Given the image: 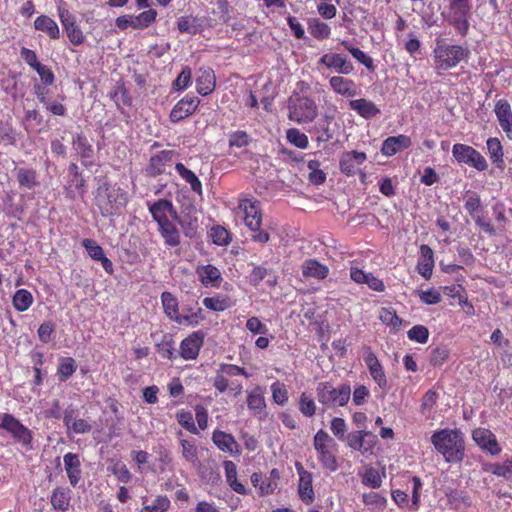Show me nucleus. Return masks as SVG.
Masks as SVG:
<instances>
[{
	"label": "nucleus",
	"mask_w": 512,
	"mask_h": 512,
	"mask_svg": "<svg viewBox=\"0 0 512 512\" xmlns=\"http://www.w3.org/2000/svg\"><path fill=\"white\" fill-rule=\"evenodd\" d=\"M464 208L467 213L472 217L481 214L483 210L480 196L476 193H471L467 196L464 203Z\"/></svg>",
	"instance_id": "obj_61"
},
{
	"label": "nucleus",
	"mask_w": 512,
	"mask_h": 512,
	"mask_svg": "<svg viewBox=\"0 0 512 512\" xmlns=\"http://www.w3.org/2000/svg\"><path fill=\"white\" fill-rule=\"evenodd\" d=\"M34 28L46 32L52 39H58L60 32L57 23L50 17L42 15L34 20Z\"/></svg>",
	"instance_id": "obj_43"
},
{
	"label": "nucleus",
	"mask_w": 512,
	"mask_h": 512,
	"mask_svg": "<svg viewBox=\"0 0 512 512\" xmlns=\"http://www.w3.org/2000/svg\"><path fill=\"white\" fill-rule=\"evenodd\" d=\"M212 441L215 446L222 452L229 454H237L240 452L239 445L234 436L222 430L213 431Z\"/></svg>",
	"instance_id": "obj_28"
},
{
	"label": "nucleus",
	"mask_w": 512,
	"mask_h": 512,
	"mask_svg": "<svg viewBox=\"0 0 512 512\" xmlns=\"http://www.w3.org/2000/svg\"><path fill=\"white\" fill-rule=\"evenodd\" d=\"M365 437H372L375 438V436L368 431H356L348 436V445L354 450H358L361 453H366L370 450L372 447V444L366 445Z\"/></svg>",
	"instance_id": "obj_42"
},
{
	"label": "nucleus",
	"mask_w": 512,
	"mask_h": 512,
	"mask_svg": "<svg viewBox=\"0 0 512 512\" xmlns=\"http://www.w3.org/2000/svg\"><path fill=\"white\" fill-rule=\"evenodd\" d=\"M87 254L95 261H98L105 254L103 248L93 239L85 238L81 242Z\"/></svg>",
	"instance_id": "obj_63"
},
{
	"label": "nucleus",
	"mask_w": 512,
	"mask_h": 512,
	"mask_svg": "<svg viewBox=\"0 0 512 512\" xmlns=\"http://www.w3.org/2000/svg\"><path fill=\"white\" fill-rule=\"evenodd\" d=\"M148 210L153 220L158 224H161L169 219V216L174 220L176 217V209L173 203L168 199H158L153 203H147Z\"/></svg>",
	"instance_id": "obj_20"
},
{
	"label": "nucleus",
	"mask_w": 512,
	"mask_h": 512,
	"mask_svg": "<svg viewBox=\"0 0 512 512\" xmlns=\"http://www.w3.org/2000/svg\"><path fill=\"white\" fill-rule=\"evenodd\" d=\"M96 206L99 208L100 213L103 217H109L114 215L117 210L125 206L127 202L126 193L121 189L109 191V188H105V194L101 192L95 198Z\"/></svg>",
	"instance_id": "obj_9"
},
{
	"label": "nucleus",
	"mask_w": 512,
	"mask_h": 512,
	"mask_svg": "<svg viewBox=\"0 0 512 512\" xmlns=\"http://www.w3.org/2000/svg\"><path fill=\"white\" fill-rule=\"evenodd\" d=\"M486 147L487 151L490 157V160L492 164L500 169H505V161H504V151H503V145L499 138L497 137H490L486 141Z\"/></svg>",
	"instance_id": "obj_35"
},
{
	"label": "nucleus",
	"mask_w": 512,
	"mask_h": 512,
	"mask_svg": "<svg viewBox=\"0 0 512 512\" xmlns=\"http://www.w3.org/2000/svg\"><path fill=\"white\" fill-rule=\"evenodd\" d=\"M288 119L298 124L313 122L318 115V107L314 99L293 92L287 101Z\"/></svg>",
	"instance_id": "obj_4"
},
{
	"label": "nucleus",
	"mask_w": 512,
	"mask_h": 512,
	"mask_svg": "<svg viewBox=\"0 0 512 512\" xmlns=\"http://www.w3.org/2000/svg\"><path fill=\"white\" fill-rule=\"evenodd\" d=\"M318 63L344 75H349L354 70L352 62H350L345 55L340 53H326L321 56Z\"/></svg>",
	"instance_id": "obj_17"
},
{
	"label": "nucleus",
	"mask_w": 512,
	"mask_h": 512,
	"mask_svg": "<svg viewBox=\"0 0 512 512\" xmlns=\"http://www.w3.org/2000/svg\"><path fill=\"white\" fill-rule=\"evenodd\" d=\"M175 170L180 175V177L190 185V188L193 192L202 195V183L197 177V175L190 169H188L183 163L177 162L175 164Z\"/></svg>",
	"instance_id": "obj_38"
},
{
	"label": "nucleus",
	"mask_w": 512,
	"mask_h": 512,
	"mask_svg": "<svg viewBox=\"0 0 512 512\" xmlns=\"http://www.w3.org/2000/svg\"><path fill=\"white\" fill-rule=\"evenodd\" d=\"M212 242L218 246H227L231 242L230 232L221 225L213 226L210 230Z\"/></svg>",
	"instance_id": "obj_52"
},
{
	"label": "nucleus",
	"mask_w": 512,
	"mask_h": 512,
	"mask_svg": "<svg viewBox=\"0 0 512 512\" xmlns=\"http://www.w3.org/2000/svg\"><path fill=\"white\" fill-rule=\"evenodd\" d=\"M77 370V363L72 357H60L57 375L60 381L68 380Z\"/></svg>",
	"instance_id": "obj_46"
},
{
	"label": "nucleus",
	"mask_w": 512,
	"mask_h": 512,
	"mask_svg": "<svg viewBox=\"0 0 512 512\" xmlns=\"http://www.w3.org/2000/svg\"><path fill=\"white\" fill-rule=\"evenodd\" d=\"M251 483L255 488L259 489L261 495H270L278 487L268 477H264L261 472H254L251 475Z\"/></svg>",
	"instance_id": "obj_44"
},
{
	"label": "nucleus",
	"mask_w": 512,
	"mask_h": 512,
	"mask_svg": "<svg viewBox=\"0 0 512 512\" xmlns=\"http://www.w3.org/2000/svg\"><path fill=\"white\" fill-rule=\"evenodd\" d=\"M494 113L503 132L512 140V108L506 99H499L494 106Z\"/></svg>",
	"instance_id": "obj_21"
},
{
	"label": "nucleus",
	"mask_w": 512,
	"mask_h": 512,
	"mask_svg": "<svg viewBox=\"0 0 512 512\" xmlns=\"http://www.w3.org/2000/svg\"><path fill=\"white\" fill-rule=\"evenodd\" d=\"M34 93L36 94L40 103L43 104L45 109L55 116H64L67 113L66 107L60 103L51 101L47 97L48 89L43 86H34Z\"/></svg>",
	"instance_id": "obj_33"
},
{
	"label": "nucleus",
	"mask_w": 512,
	"mask_h": 512,
	"mask_svg": "<svg viewBox=\"0 0 512 512\" xmlns=\"http://www.w3.org/2000/svg\"><path fill=\"white\" fill-rule=\"evenodd\" d=\"M348 105L351 110L364 119L374 118L381 113L376 104L366 98L350 100Z\"/></svg>",
	"instance_id": "obj_31"
},
{
	"label": "nucleus",
	"mask_w": 512,
	"mask_h": 512,
	"mask_svg": "<svg viewBox=\"0 0 512 512\" xmlns=\"http://www.w3.org/2000/svg\"><path fill=\"white\" fill-rule=\"evenodd\" d=\"M179 318H182L181 322H176L179 325L195 327L204 320L203 309L193 308L191 306L183 307V314H179Z\"/></svg>",
	"instance_id": "obj_39"
},
{
	"label": "nucleus",
	"mask_w": 512,
	"mask_h": 512,
	"mask_svg": "<svg viewBox=\"0 0 512 512\" xmlns=\"http://www.w3.org/2000/svg\"><path fill=\"white\" fill-rule=\"evenodd\" d=\"M486 471L491 472L498 477L510 479L512 478V458L507 459L502 463L490 464Z\"/></svg>",
	"instance_id": "obj_55"
},
{
	"label": "nucleus",
	"mask_w": 512,
	"mask_h": 512,
	"mask_svg": "<svg viewBox=\"0 0 512 512\" xmlns=\"http://www.w3.org/2000/svg\"><path fill=\"white\" fill-rule=\"evenodd\" d=\"M313 446L321 466L330 472H335L339 465L337 460L338 445L334 439L325 430L320 429L314 435Z\"/></svg>",
	"instance_id": "obj_5"
},
{
	"label": "nucleus",
	"mask_w": 512,
	"mask_h": 512,
	"mask_svg": "<svg viewBox=\"0 0 512 512\" xmlns=\"http://www.w3.org/2000/svg\"><path fill=\"white\" fill-rule=\"evenodd\" d=\"M431 443L448 463H460L465 457V442L459 429H439L431 436Z\"/></svg>",
	"instance_id": "obj_1"
},
{
	"label": "nucleus",
	"mask_w": 512,
	"mask_h": 512,
	"mask_svg": "<svg viewBox=\"0 0 512 512\" xmlns=\"http://www.w3.org/2000/svg\"><path fill=\"white\" fill-rule=\"evenodd\" d=\"M270 389L274 403L279 406H285L289 399L286 385L277 380L271 384Z\"/></svg>",
	"instance_id": "obj_51"
},
{
	"label": "nucleus",
	"mask_w": 512,
	"mask_h": 512,
	"mask_svg": "<svg viewBox=\"0 0 512 512\" xmlns=\"http://www.w3.org/2000/svg\"><path fill=\"white\" fill-rule=\"evenodd\" d=\"M191 77V69L188 66L184 67L172 84L173 90H185L191 84Z\"/></svg>",
	"instance_id": "obj_64"
},
{
	"label": "nucleus",
	"mask_w": 512,
	"mask_h": 512,
	"mask_svg": "<svg viewBox=\"0 0 512 512\" xmlns=\"http://www.w3.org/2000/svg\"><path fill=\"white\" fill-rule=\"evenodd\" d=\"M200 105V99L194 95H185L172 108L169 120L178 123L194 114Z\"/></svg>",
	"instance_id": "obj_14"
},
{
	"label": "nucleus",
	"mask_w": 512,
	"mask_h": 512,
	"mask_svg": "<svg viewBox=\"0 0 512 512\" xmlns=\"http://www.w3.org/2000/svg\"><path fill=\"white\" fill-rule=\"evenodd\" d=\"M177 153L174 150H162L153 155L146 166V175L157 177L166 172V167L171 166Z\"/></svg>",
	"instance_id": "obj_16"
},
{
	"label": "nucleus",
	"mask_w": 512,
	"mask_h": 512,
	"mask_svg": "<svg viewBox=\"0 0 512 512\" xmlns=\"http://www.w3.org/2000/svg\"><path fill=\"white\" fill-rule=\"evenodd\" d=\"M312 483V474L302 476L301 478H299L298 494L300 499L307 505L313 503L315 499V493Z\"/></svg>",
	"instance_id": "obj_41"
},
{
	"label": "nucleus",
	"mask_w": 512,
	"mask_h": 512,
	"mask_svg": "<svg viewBox=\"0 0 512 512\" xmlns=\"http://www.w3.org/2000/svg\"><path fill=\"white\" fill-rule=\"evenodd\" d=\"M12 302L16 310L25 311L32 304V295L26 289H19L14 294Z\"/></svg>",
	"instance_id": "obj_54"
},
{
	"label": "nucleus",
	"mask_w": 512,
	"mask_h": 512,
	"mask_svg": "<svg viewBox=\"0 0 512 512\" xmlns=\"http://www.w3.org/2000/svg\"><path fill=\"white\" fill-rule=\"evenodd\" d=\"M85 191V180L82 176H78L71 178L66 194L70 199H75L76 195L83 197Z\"/></svg>",
	"instance_id": "obj_60"
},
{
	"label": "nucleus",
	"mask_w": 512,
	"mask_h": 512,
	"mask_svg": "<svg viewBox=\"0 0 512 512\" xmlns=\"http://www.w3.org/2000/svg\"><path fill=\"white\" fill-rule=\"evenodd\" d=\"M223 468L225 471V477L230 488L238 494H247L246 487L237 479V466L231 460H225L223 462Z\"/></svg>",
	"instance_id": "obj_36"
},
{
	"label": "nucleus",
	"mask_w": 512,
	"mask_h": 512,
	"mask_svg": "<svg viewBox=\"0 0 512 512\" xmlns=\"http://www.w3.org/2000/svg\"><path fill=\"white\" fill-rule=\"evenodd\" d=\"M238 208L244 215L245 225L252 232L251 240L260 244L268 243L270 235L267 231L261 229L262 212L260 202L257 199H240Z\"/></svg>",
	"instance_id": "obj_3"
},
{
	"label": "nucleus",
	"mask_w": 512,
	"mask_h": 512,
	"mask_svg": "<svg viewBox=\"0 0 512 512\" xmlns=\"http://www.w3.org/2000/svg\"><path fill=\"white\" fill-rule=\"evenodd\" d=\"M177 422L187 431L193 434L198 433L192 413L190 411L181 409L176 413Z\"/></svg>",
	"instance_id": "obj_59"
},
{
	"label": "nucleus",
	"mask_w": 512,
	"mask_h": 512,
	"mask_svg": "<svg viewBox=\"0 0 512 512\" xmlns=\"http://www.w3.org/2000/svg\"><path fill=\"white\" fill-rule=\"evenodd\" d=\"M411 146L409 136L400 134L398 136H390L386 138L381 147V153L385 156H393Z\"/></svg>",
	"instance_id": "obj_26"
},
{
	"label": "nucleus",
	"mask_w": 512,
	"mask_h": 512,
	"mask_svg": "<svg viewBox=\"0 0 512 512\" xmlns=\"http://www.w3.org/2000/svg\"><path fill=\"white\" fill-rule=\"evenodd\" d=\"M287 141L300 149H306L309 146V139L306 134L297 128H290L286 132Z\"/></svg>",
	"instance_id": "obj_53"
},
{
	"label": "nucleus",
	"mask_w": 512,
	"mask_h": 512,
	"mask_svg": "<svg viewBox=\"0 0 512 512\" xmlns=\"http://www.w3.org/2000/svg\"><path fill=\"white\" fill-rule=\"evenodd\" d=\"M320 165V161L316 159L307 162L308 179L314 185H321L326 181V173L320 169Z\"/></svg>",
	"instance_id": "obj_49"
},
{
	"label": "nucleus",
	"mask_w": 512,
	"mask_h": 512,
	"mask_svg": "<svg viewBox=\"0 0 512 512\" xmlns=\"http://www.w3.org/2000/svg\"><path fill=\"white\" fill-rule=\"evenodd\" d=\"M308 30L309 33L317 40H324L329 38L331 34L330 26L320 21L317 18H311L308 20Z\"/></svg>",
	"instance_id": "obj_45"
},
{
	"label": "nucleus",
	"mask_w": 512,
	"mask_h": 512,
	"mask_svg": "<svg viewBox=\"0 0 512 512\" xmlns=\"http://www.w3.org/2000/svg\"><path fill=\"white\" fill-rule=\"evenodd\" d=\"M367 160V155L364 152L358 151H346L342 153L339 160V169L342 174L351 177L359 173L360 178L364 181L366 174L359 169L365 161Z\"/></svg>",
	"instance_id": "obj_11"
},
{
	"label": "nucleus",
	"mask_w": 512,
	"mask_h": 512,
	"mask_svg": "<svg viewBox=\"0 0 512 512\" xmlns=\"http://www.w3.org/2000/svg\"><path fill=\"white\" fill-rule=\"evenodd\" d=\"M216 87V76L213 69L201 68L196 77V90L202 96L211 94Z\"/></svg>",
	"instance_id": "obj_27"
},
{
	"label": "nucleus",
	"mask_w": 512,
	"mask_h": 512,
	"mask_svg": "<svg viewBox=\"0 0 512 512\" xmlns=\"http://www.w3.org/2000/svg\"><path fill=\"white\" fill-rule=\"evenodd\" d=\"M198 280L204 287H219L222 281L221 271L212 264L198 265L196 267Z\"/></svg>",
	"instance_id": "obj_22"
},
{
	"label": "nucleus",
	"mask_w": 512,
	"mask_h": 512,
	"mask_svg": "<svg viewBox=\"0 0 512 512\" xmlns=\"http://www.w3.org/2000/svg\"><path fill=\"white\" fill-rule=\"evenodd\" d=\"M452 155L454 159L461 165H468L477 171H485L488 163L485 157L470 145L456 143L452 147Z\"/></svg>",
	"instance_id": "obj_8"
},
{
	"label": "nucleus",
	"mask_w": 512,
	"mask_h": 512,
	"mask_svg": "<svg viewBox=\"0 0 512 512\" xmlns=\"http://www.w3.org/2000/svg\"><path fill=\"white\" fill-rule=\"evenodd\" d=\"M157 17V11L154 9H149L141 12L137 16L134 17V29H144L149 27Z\"/></svg>",
	"instance_id": "obj_58"
},
{
	"label": "nucleus",
	"mask_w": 512,
	"mask_h": 512,
	"mask_svg": "<svg viewBox=\"0 0 512 512\" xmlns=\"http://www.w3.org/2000/svg\"><path fill=\"white\" fill-rule=\"evenodd\" d=\"M53 509L66 512L71 505V490L67 487L57 486L50 496Z\"/></svg>",
	"instance_id": "obj_34"
},
{
	"label": "nucleus",
	"mask_w": 512,
	"mask_h": 512,
	"mask_svg": "<svg viewBox=\"0 0 512 512\" xmlns=\"http://www.w3.org/2000/svg\"><path fill=\"white\" fill-rule=\"evenodd\" d=\"M203 305L209 310L222 312L231 307V301L227 296L216 295L213 297H205L203 299Z\"/></svg>",
	"instance_id": "obj_47"
},
{
	"label": "nucleus",
	"mask_w": 512,
	"mask_h": 512,
	"mask_svg": "<svg viewBox=\"0 0 512 512\" xmlns=\"http://www.w3.org/2000/svg\"><path fill=\"white\" fill-rule=\"evenodd\" d=\"M363 359L373 381L384 393H387L389 385L384 367L380 363L376 354L372 351L371 347H364Z\"/></svg>",
	"instance_id": "obj_10"
},
{
	"label": "nucleus",
	"mask_w": 512,
	"mask_h": 512,
	"mask_svg": "<svg viewBox=\"0 0 512 512\" xmlns=\"http://www.w3.org/2000/svg\"><path fill=\"white\" fill-rule=\"evenodd\" d=\"M72 146L82 165L90 167L93 164L94 149L87 136L83 132L76 133L72 138Z\"/></svg>",
	"instance_id": "obj_19"
},
{
	"label": "nucleus",
	"mask_w": 512,
	"mask_h": 512,
	"mask_svg": "<svg viewBox=\"0 0 512 512\" xmlns=\"http://www.w3.org/2000/svg\"><path fill=\"white\" fill-rule=\"evenodd\" d=\"M472 439L483 452L492 456L499 455L502 451L495 434L487 428H475Z\"/></svg>",
	"instance_id": "obj_13"
},
{
	"label": "nucleus",
	"mask_w": 512,
	"mask_h": 512,
	"mask_svg": "<svg viewBox=\"0 0 512 512\" xmlns=\"http://www.w3.org/2000/svg\"><path fill=\"white\" fill-rule=\"evenodd\" d=\"M341 46L345 50H347L359 63L364 65L367 68V70H369L370 72H374V61L364 51H362L358 47L353 46L348 40H343L341 42Z\"/></svg>",
	"instance_id": "obj_40"
},
{
	"label": "nucleus",
	"mask_w": 512,
	"mask_h": 512,
	"mask_svg": "<svg viewBox=\"0 0 512 512\" xmlns=\"http://www.w3.org/2000/svg\"><path fill=\"white\" fill-rule=\"evenodd\" d=\"M0 427L9 432L12 437L23 444H28L31 440V432L22 425L13 415L4 414Z\"/></svg>",
	"instance_id": "obj_18"
},
{
	"label": "nucleus",
	"mask_w": 512,
	"mask_h": 512,
	"mask_svg": "<svg viewBox=\"0 0 512 512\" xmlns=\"http://www.w3.org/2000/svg\"><path fill=\"white\" fill-rule=\"evenodd\" d=\"M180 445L182 447V457L187 461L195 465L198 463V448L195 445L194 441H189L186 439H182L180 441Z\"/></svg>",
	"instance_id": "obj_56"
},
{
	"label": "nucleus",
	"mask_w": 512,
	"mask_h": 512,
	"mask_svg": "<svg viewBox=\"0 0 512 512\" xmlns=\"http://www.w3.org/2000/svg\"><path fill=\"white\" fill-rule=\"evenodd\" d=\"M157 350L162 358L173 360L176 357L174 341L171 336H164L162 342L157 344Z\"/></svg>",
	"instance_id": "obj_62"
},
{
	"label": "nucleus",
	"mask_w": 512,
	"mask_h": 512,
	"mask_svg": "<svg viewBox=\"0 0 512 512\" xmlns=\"http://www.w3.org/2000/svg\"><path fill=\"white\" fill-rule=\"evenodd\" d=\"M432 53L434 66L438 71L455 68L460 62L467 61L471 54L468 47L460 44H448L443 38H436Z\"/></svg>",
	"instance_id": "obj_2"
},
{
	"label": "nucleus",
	"mask_w": 512,
	"mask_h": 512,
	"mask_svg": "<svg viewBox=\"0 0 512 512\" xmlns=\"http://www.w3.org/2000/svg\"><path fill=\"white\" fill-rule=\"evenodd\" d=\"M420 257L417 262V271L425 279H429L434 268V252L430 246L422 244L419 248Z\"/></svg>",
	"instance_id": "obj_30"
},
{
	"label": "nucleus",
	"mask_w": 512,
	"mask_h": 512,
	"mask_svg": "<svg viewBox=\"0 0 512 512\" xmlns=\"http://www.w3.org/2000/svg\"><path fill=\"white\" fill-rule=\"evenodd\" d=\"M330 88L337 95L353 98L358 95V87L354 80L343 76H332L329 79Z\"/></svg>",
	"instance_id": "obj_25"
},
{
	"label": "nucleus",
	"mask_w": 512,
	"mask_h": 512,
	"mask_svg": "<svg viewBox=\"0 0 512 512\" xmlns=\"http://www.w3.org/2000/svg\"><path fill=\"white\" fill-rule=\"evenodd\" d=\"M64 468L69 483L76 487L82 478L81 461L78 454L68 452L63 456Z\"/></svg>",
	"instance_id": "obj_24"
},
{
	"label": "nucleus",
	"mask_w": 512,
	"mask_h": 512,
	"mask_svg": "<svg viewBox=\"0 0 512 512\" xmlns=\"http://www.w3.org/2000/svg\"><path fill=\"white\" fill-rule=\"evenodd\" d=\"M316 395L318 402L327 407H343L351 397V387L349 384H341L334 387L331 382H319L316 386Z\"/></svg>",
	"instance_id": "obj_6"
},
{
	"label": "nucleus",
	"mask_w": 512,
	"mask_h": 512,
	"mask_svg": "<svg viewBox=\"0 0 512 512\" xmlns=\"http://www.w3.org/2000/svg\"><path fill=\"white\" fill-rule=\"evenodd\" d=\"M34 70L39 75L42 86L46 88V86H50L55 81V76L53 71L47 67L46 65L41 64L37 61L36 57L34 56Z\"/></svg>",
	"instance_id": "obj_57"
},
{
	"label": "nucleus",
	"mask_w": 512,
	"mask_h": 512,
	"mask_svg": "<svg viewBox=\"0 0 512 512\" xmlns=\"http://www.w3.org/2000/svg\"><path fill=\"white\" fill-rule=\"evenodd\" d=\"M161 303L165 315L170 320L174 322H181L182 318H179V302L178 299L171 292H162Z\"/></svg>",
	"instance_id": "obj_37"
},
{
	"label": "nucleus",
	"mask_w": 512,
	"mask_h": 512,
	"mask_svg": "<svg viewBox=\"0 0 512 512\" xmlns=\"http://www.w3.org/2000/svg\"><path fill=\"white\" fill-rule=\"evenodd\" d=\"M472 4L470 0H451L448 12L442 16L462 37H465L470 28Z\"/></svg>",
	"instance_id": "obj_7"
},
{
	"label": "nucleus",
	"mask_w": 512,
	"mask_h": 512,
	"mask_svg": "<svg viewBox=\"0 0 512 512\" xmlns=\"http://www.w3.org/2000/svg\"><path fill=\"white\" fill-rule=\"evenodd\" d=\"M265 388L257 385L247 392L246 403L248 409L257 416L266 414Z\"/></svg>",
	"instance_id": "obj_23"
},
{
	"label": "nucleus",
	"mask_w": 512,
	"mask_h": 512,
	"mask_svg": "<svg viewBox=\"0 0 512 512\" xmlns=\"http://www.w3.org/2000/svg\"><path fill=\"white\" fill-rule=\"evenodd\" d=\"M298 409L303 416L311 418L316 414L317 406L312 396L303 392L298 399Z\"/></svg>",
	"instance_id": "obj_48"
},
{
	"label": "nucleus",
	"mask_w": 512,
	"mask_h": 512,
	"mask_svg": "<svg viewBox=\"0 0 512 512\" xmlns=\"http://www.w3.org/2000/svg\"><path fill=\"white\" fill-rule=\"evenodd\" d=\"M158 231L166 246L177 247L181 244L180 231L172 220L158 224Z\"/></svg>",
	"instance_id": "obj_32"
},
{
	"label": "nucleus",
	"mask_w": 512,
	"mask_h": 512,
	"mask_svg": "<svg viewBox=\"0 0 512 512\" xmlns=\"http://www.w3.org/2000/svg\"><path fill=\"white\" fill-rule=\"evenodd\" d=\"M302 275L305 278H314L317 280H324L329 275V268L327 265L319 262L315 258L306 259L301 266Z\"/></svg>",
	"instance_id": "obj_29"
},
{
	"label": "nucleus",
	"mask_w": 512,
	"mask_h": 512,
	"mask_svg": "<svg viewBox=\"0 0 512 512\" xmlns=\"http://www.w3.org/2000/svg\"><path fill=\"white\" fill-rule=\"evenodd\" d=\"M142 508L140 512H165L170 507V500L167 496H157L151 504H148L146 500H143Z\"/></svg>",
	"instance_id": "obj_50"
},
{
	"label": "nucleus",
	"mask_w": 512,
	"mask_h": 512,
	"mask_svg": "<svg viewBox=\"0 0 512 512\" xmlns=\"http://www.w3.org/2000/svg\"><path fill=\"white\" fill-rule=\"evenodd\" d=\"M205 333L201 330L194 331L185 337L179 347V355L184 360H195L204 344Z\"/></svg>",
	"instance_id": "obj_15"
},
{
	"label": "nucleus",
	"mask_w": 512,
	"mask_h": 512,
	"mask_svg": "<svg viewBox=\"0 0 512 512\" xmlns=\"http://www.w3.org/2000/svg\"><path fill=\"white\" fill-rule=\"evenodd\" d=\"M174 221L180 225L185 237L193 239L197 236L199 229V219L195 206L190 205L183 208L180 214L176 212Z\"/></svg>",
	"instance_id": "obj_12"
}]
</instances>
